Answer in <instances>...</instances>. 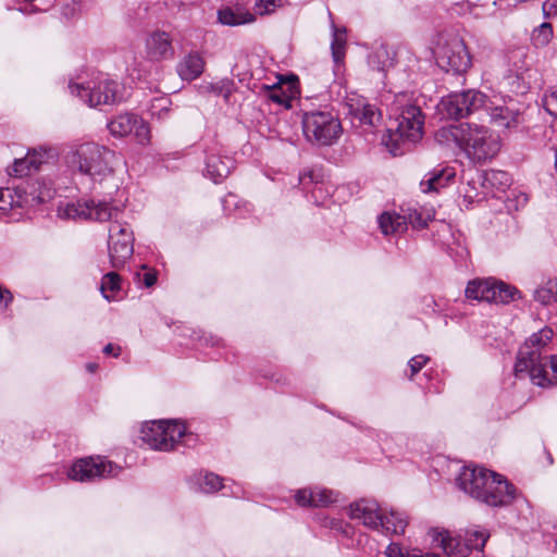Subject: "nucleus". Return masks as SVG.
I'll return each mask as SVG.
<instances>
[{"label":"nucleus","instance_id":"nucleus-14","mask_svg":"<svg viewBox=\"0 0 557 557\" xmlns=\"http://www.w3.org/2000/svg\"><path fill=\"white\" fill-rule=\"evenodd\" d=\"M71 94L79 97L84 102L90 107H97L99 104H113L123 99L122 88L115 81L103 79L98 86H87L79 84H71Z\"/></svg>","mask_w":557,"mask_h":557},{"label":"nucleus","instance_id":"nucleus-15","mask_svg":"<svg viewBox=\"0 0 557 557\" xmlns=\"http://www.w3.org/2000/svg\"><path fill=\"white\" fill-rule=\"evenodd\" d=\"M432 542L434 547L441 548L447 557H468L469 549L463 545L462 534L453 535L446 530H432Z\"/></svg>","mask_w":557,"mask_h":557},{"label":"nucleus","instance_id":"nucleus-22","mask_svg":"<svg viewBox=\"0 0 557 557\" xmlns=\"http://www.w3.org/2000/svg\"><path fill=\"white\" fill-rule=\"evenodd\" d=\"M205 61L198 53H189L177 64V73L184 81H193L201 75Z\"/></svg>","mask_w":557,"mask_h":557},{"label":"nucleus","instance_id":"nucleus-48","mask_svg":"<svg viewBox=\"0 0 557 557\" xmlns=\"http://www.w3.org/2000/svg\"><path fill=\"white\" fill-rule=\"evenodd\" d=\"M498 176H500V178H506V182L508 181V177H507L506 173H504V172H494V171L487 174V180L488 181L498 180Z\"/></svg>","mask_w":557,"mask_h":557},{"label":"nucleus","instance_id":"nucleus-20","mask_svg":"<svg viewBox=\"0 0 557 557\" xmlns=\"http://www.w3.org/2000/svg\"><path fill=\"white\" fill-rule=\"evenodd\" d=\"M455 176L456 172L453 168L446 166L434 170L423 177L420 186L424 193L438 191L441 188L446 187Z\"/></svg>","mask_w":557,"mask_h":557},{"label":"nucleus","instance_id":"nucleus-49","mask_svg":"<svg viewBox=\"0 0 557 557\" xmlns=\"http://www.w3.org/2000/svg\"><path fill=\"white\" fill-rule=\"evenodd\" d=\"M10 202L4 198L3 191L0 189V211H5Z\"/></svg>","mask_w":557,"mask_h":557},{"label":"nucleus","instance_id":"nucleus-8","mask_svg":"<svg viewBox=\"0 0 557 557\" xmlns=\"http://www.w3.org/2000/svg\"><path fill=\"white\" fill-rule=\"evenodd\" d=\"M349 517L354 520H359L362 524L372 530H380L388 534H403L407 527V521L398 517L397 523L389 527L391 520L380 511L376 502L360 499L349 506Z\"/></svg>","mask_w":557,"mask_h":557},{"label":"nucleus","instance_id":"nucleus-44","mask_svg":"<svg viewBox=\"0 0 557 557\" xmlns=\"http://www.w3.org/2000/svg\"><path fill=\"white\" fill-rule=\"evenodd\" d=\"M543 14L549 18L557 15V0H546L542 5Z\"/></svg>","mask_w":557,"mask_h":557},{"label":"nucleus","instance_id":"nucleus-2","mask_svg":"<svg viewBox=\"0 0 557 557\" xmlns=\"http://www.w3.org/2000/svg\"><path fill=\"white\" fill-rule=\"evenodd\" d=\"M456 483L466 494L491 507L508 506L517 495L516 487L500 474L480 467H462Z\"/></svg>","mask_w":557,"mask_h":557},{"label":"nucleus","instance_id":"nucleus-50","mask_svg":"<svg viewBox=\"0 0 557 557\" xmlns=\"http://www.w3.org/2000/svg\"><path fill=\"white\" fill-rule=\"evenodd\" d=\"M98 363H95V362H89L86 364V370L90 373H95L98 369Z\"/></svg>","mask_w":557,"mask_h":557},{"label":"nucleus","instance_id":"nucleus-38","mask_svg":"<svg viewBox=\"0 0 557 557\" xmlns=\"http://www.w3.org/2000/svg\"><path fill=\"white\" fill-rule=\"evenodd\" d=\"M432 220L430 213L424 214L421 211L413 210L408 214L407 222L414 228H424L428 226L429 221Z\"/></svg>","mask_w":557,"mask_h":557},{"label":"nucleus","instance_id":"nucleus-10","mask_svg":"<svg viewBox=\"0 0 557 557\" xmlns=\"http://www.w3.org/2000/svg\"><path fill=\"white\" fill-rule=\"evenodd\" d=\"M186 428L177 421H152L145 423L140 430L141 440L150 448L169 451L185 435Z\"/></svg>","mask_w":557,"mask_h":557},{"label":"nucleus","instance_id":"nucleus-21","mask_svg":"<svg viewBox=\"0 0 557 557\" xmlns=\"http://www.w3.org/2000/svg\"><path fill=\"white\" fill-rule=\"evenodd\" d=\"M379 226L385 235H400L407 231V218L398 213L383 212L379 216Z\"/></svg>","mask_w":557,"mask_h":557},{"label":"nucleus","instance_id":"nucleus-53","mask_svg":"<svg viewBox=\"0 0 557 557\" xmlns=\"http://www.w3.org/2000/svg\"><path fill=\"white\" fill-rule=\"evenodd\" d=\"M555 169L557 171V147H556V150H555Z\"/></svg>","mask_w":557,"mask_h":557},{"label":"nucleus","instance_id":"nucleus-11","mask_svg":"<svg viewBox=\"0 0 557 557\" xmlns=\"http://www.w3.org/2000/svg\"><path fill=\"white\" fill-rule=\"evenodd\" d=\"M466 297L493 304H509L521 298V293L515 286L494 278H475L468 283Z\"/></svg>","mask_w":557,"mask_h":557},{"label":"nucleus","instance_id":"nucleus-42","mask_svg":"<svg viewBox=\"0 0 557 557\" xmlns=\"http://www.w3.org/2000/svg\"><path fill=\"white\" fill-rule=\"evenodd\" d=\"M544 106L549 114L557 116V90L545 97Z\"/></svg>","mask_w":557,"mask_h":557},{"label":"nucleus","instance_id":"nucleus-28","mask_svg":"<svg viewBox=\"0 0 557 557\" xmlns=\"http://www.w3.org/2000/svg\"><path fill=\"white\" fill-rule=\"evenodd\" d=\"M333 29V39L331 42V50L333 59L336 63H339L345 57V47H346V29L338 28L334 23H332Z\"/></svg>","mask_w":557,"mask_h":557},{"label":"nucleus","instance_id":"nucleus-47","mask_svg":"<svg viewBox=\"0 0 557 557\" xmlns=\"http://www.w3.org/2000/svg\"><path fill=\"white\" fill-rule=\"evenodd\" d=\"M385 516L388 517L391 520L389 527H394V524L397 523L398 517H401L407 521V519L404 515L395 512V511H391L389 515H385Z\"/></svg>","mask_w":557,"mask_h":557},{"label":"nucleus","instance_id":"nucleus-37","mask_svg":"<svg viewBox=\"0 0 557 557\" xmlns=\"http://www.w3.org/2000/svg\"><path fill=\"white\" fill-rule=\"evenodd\" d=\"M282 5V0H256L255 9L260 15L271 14Z\"/></svg>","mask_w":557,"mask_h":557},{"label":"nucleus","instance_id":"nucleus-4","mask_svg":"<svg viewBox=\"0 0 557 557\" xmlns=\"http://www.w3.org/2000/svg\"><path fill=\"white\" fill-rule=\"evenodd\" d=\"M406 95H400L394 102V110L397 113V126L395 131H388V140L386 146L393 145L392 152L396 154V149L400 144H413L423 136L424 115L421 109L412 103H405Z\"/></svg>","mask_w":557,"mask_h":557},{"label":"nucleus","instance_id":"nucleus-5","mask_svg":"<svg viewBox=\"0 0 557 557\" xmlns=\"http://www.w3.org/2000/svg\"><path fill=\"white\" fill-rule=\"evenodd\" d=\"M115 153L95 143L81 145L70 157V163L81 173L101 182L113 173Z\"/></svg>","mask_w":557,"mask_h":557},{"label":"nucleus","instance_id":"nucleus-26","mask_svg":"<svg viewBox=\"0 0 557 557\" xmlns=\"http://www.w3.org/2000/svg\"><path fill=\"white\" fill-rule=\"evenodd\" d=\"M99 289L107 300H113L115 295L121 290L120 275L115 272H109L103 275Z\"/></svg>","mask_w":557,"mask_h":557},{"label":"nucleus","instance_id":"nucleus-40","mask_svg":"<svg viewBox=\"0 0 557 557\" xmlns=\"http://www.w3.org/2000/svg\"><path fill=\"white\" fill-rule=\"evenodd\" d=\"M429 360H430L429 357H426L424 355H418V356L412 357L408 361V366L410 368L409 379L412 380L413 376L426 364V362Z\"/></svg>","mask_w":557,"mask_h":557},{"label":"nucleus","instance_id":"nucleus-35","mask_svg":"<svg viewBox=\"0 0 557 557\" xmlns=\"http://www.w3.org/2000/svg\"><path fill=\"white\" fill-rule=\"evenodd\" d=\"M222 487L221 478L214 473H206L199 479V488L203 493H213Z\"/></svg>","mask_w":557,"mask_h":557},{"label":"nucleus","instance_id":"nucleus-29","mask_svg":"<svg viewBox=\"0 0 557 557\" xmlns=\"http://www.w3.org/2000/svg\"><path fill=\"white\" fill-rule=\"evenodd\" d=\"M369 64L372 69L383 72L393 65L392 53L386 47L381 46L370 54Z\"/></svg>","mask_w":557,"mask_h":557},{"label":"nucleus","instance_id":"nucleus-36","mask_svg":"<svg viewBox=\"0 0 557 557\" xmlns=\"http://www.w3.org/2000/svg\"><path fill=\"white\" fill-rule=\"evenodd\" d=\"M46 162V153L36 150L28 152L25 158L16 159V166L27 163L33 166L34 171L39 170L40 165Z\"/></svg>","mask_w":557,"mask_h":557},{"label":"nucleus","instance_id":"nucleus-6","mask_svg":"<svg viewBox=\"0 0 557 557\" xmlns=\"http://www.w3.org/2000/svg\"><path fill=\"white\" fill-rule=\"evenodd\" d=\"M459 147L473 162L493 159L500 150V138L484 125L461 123Z\"/></svg>","mask_w":557,"mask_h":557},{"label":"nucleus","instance_id":"nucleus-7","mask_svg":"<svg viewBox=\"0 0 557 557\" xmlns=\"http://www.w3.org/2000/svg\"><path fill=\"white\" fill-rule=\"evenodd\" d=\"M302 128L308 141L320 146L332 145L342 133L338 119L329 111L306 112Z\"/></svg>","mask_w":557,"mask_h":557},{"label":"nucleus","instance_id":"nucleus-30","mask_svg":"<svg viewBox=\"0 0 557 557\" xmlns=\"http://www.w3.org/2000/svg\"><path fill=\"white\" fill-rule=\"evenodd\" d=\"M288 90H284L283 86L280 85L278 87L273 86L271 88L268 87V97L270 100H272L275 103L289 107L290 106V99L294 96L293 88L295 87V81L287 83Z\"/></svg>","mask_w":557,"mask_h":557},{"label":"nucleus","instance_id":"nucleus-12","mask_svg":"<svg viewBox=\"0 0 557 557\" xmlns=\"http://www.w3.org/2000/svg\"><path fill=\"white\" fill-rule=\"evenodd\" d=\"M485 101L484 94L469 89L443 98L438 109L447 117L459 120L481 110L485 106Z\"/></svg>","mask_w":557,"mask_h":557},{"label":"nucleus","instance_id":"nucleus-41","mask_svg":"<svg viewBox=\"0 0 557 557\" xmlns=\"http://www.w3.org/2000/svg\"><path fill=\"white\" fill-rule=\"evenodd\" d=\"M143 270H145L144 273L136 274L138 283L147 288L152 287L157 282V273L148 270L146 265H143Z\"/></svg>","mask_w":557,"mask_h":557},{"label":"nucleus","instance_id":"nucleus-3","mask_svg":"<svg viewBox=\"0 0 557 557\" xmlns=\"http://www.w3.org/2000/svg\"><path fill=\"white\" fill-rule=\"evenodd\" d=\"M553 337V331L544 327L533 333L520 347L515 363V373L517 376L523 374L529 376L533 384L541 387L553 386L557 384V355L552 356L549 361L542 357V348Z\"/></svg>","mask_w":557,"mask_h":557},{"label":"nucleus","instance_id":"nucleus-17","mask_svg":"<svg viewBox=\"0 0 557 557\" xmlns=\"http://www.w3.org/2000/svg\"><path fill=\"white\" fill-rule=\"evenodd\" d=\"M299 506L326 507L336 502V495L326 488H302L295 495Z\"/></svg>","mask_w":557,"mask_h":557},{"label":"nucleus","instance_id":"nucleus-19","mask_svg":"<svg viewBox=\"0 0 557 557\" xmlns=\"http://www.w3.org/2000/svg\"><path fill=\"white\" fill-rule=\"evenodd\" d=\"M234 168V160L219 153H210L206 160V175L218 183L228 176Z\"/></svg>","mask_w":557,"mask_h":557},{"label":"nucleus","instance_id":"nucleus-24","mask_svg":"<svg viewBox=\"0 0 557 557\" xmlns=\"http://www.w3.org/2000/svg\"><path fill=\"white\" fill-rule=\"evenodd\" d=\"M462 534V542L463 545H467V548L469 549V554L472 550H476L479 553L483 552V548L486 544V541L490 537V533L484 529H467L463 531Z\"/></svg>","mask_w":557,"mask_h":557},{"label":"nucleus","instance_id":"nucleus-33","mask_svg":"<svg viewBox=\"0 0 557 557\" xmlns=\"http://www.w3.org/2000/svg\"><path fill=\"white\" fill-rule=\"evenodd\" d=\"M462 136L461 133V123L458 125H451L449 127H442L435 134V139L438 143H448L454 141L458 146L460 145V138Z\"/></svg>","mask_w":557,"mask_h":557},{"label":"nucleus","instance_id":"nucleus-13","mask_svg":"<svg viewBox=\"0 0 557 557\" xmlns=\"http://www.w3.org/2000/svg\"><path fill=\"white\" fill-rule=\"evenodd\" d=\"M122 468L102 457H87L75 461L67 472L71 480L91 482L97 479L116 476Z\"/></svg>","mask_w":557,"mask_h":557},{"label":"nucleus","instance_id":"nucleus-45","mask_svg":"<svg viewBox=\"0 0 557 557\" xmlns=\"http://www.w3.org/2000/svg\"><path fill=\"white\" fill-rule=\"evenodd\" d=\"M13 299V296L11 292L7 288H3L0 286V302H4V308L7 309V306L9 302H11Z\"/></svg>","mask_w":557,"mask_h":557},{"label":"nucleus","instance_id":"nucleus-16","mask_svg":"<svg viewBox=\"0 0 557 557\" xmlns=\"http://www.w3.org/2000/svg\"><path fill=\"white\" fill-rule=\"evenodd\" d=\"M146 55L151 61L171 59L174 55L172 39L165 32L156 30L146 38Z\"/></svg>","mask_w":557,"mask_h":557},{"label":"nucleus","instance_id":"nucleus-32","mask_svg":"<svg viewBox=\"0 0 557 557\" xmlns=\"http://www.w3.org/2000/svg\"><path fill=\"white\" fill-rule=\"evenodd\" d=\"M385 555L387 557H441L437 553L421 554L419 550H404L403 547L397 543H391L386 549Z\"/></svg>","mask_w":557,"mask_h":557},{"label":"nucleus","instance_id":"nucleus-52","mask_svg":"<svg viewBox=\"0 0 557 557\" xmlns=\"http://www.w3.org/2000/svg\"><path fill=\"white\" fill-rule=\"evenodd\" d=\"M46 198H47V197H46L45 195H42V194H40V195H38V196H36V197H33V199H37V200H38V202H45V201H46Z\"/></svg>","mask_w":557,"mask_h":557},{"label":"nucleus","instance_id":"nucleus-43","mask_svg":"<svg viewBox=\"0 0 557 557\" xmlns=\"http://www.w3.org/2000/svg\"><path fill=\"white\" fill-rule=\"evenodd\" d=\"M33 170V166L32 165H28L27 163H23L21 164L18 168L16 166V160L14 161V164L12 166V170L9 172L10 175H14V176H18V177H22V176H26V175H29L32 173Z\"/></svg>","mask_w":557,"mask_h":557},{"label":"nucleus","instance_id":"nucleus-27","mask_svg":"<svg viewBox=\"0 0 557 557\" xmlns=\"http://www.w3.org/2000/svg\"><path fill=\"white\" fill-rule=\"evenodd\" d=\"M355 116L360 121L361 125L374 127L381 121V113L372 104L364 103L354 109Z\"/></svg>","mask_w":557,"mask_h":557},{"label":"nucleus","instance_id":"nucleus-46","mask_svg":"<svg viewBox=\"0 0 557 557\" xmlns=\"http://www.w3.org/2000/svg\"><path fill=\"white\" fill-rule=\"evenodd\" d=\"M103 352L106 355L113 354L114 357H119L120 356V347L114 348V346L112 344H108L104 346Z\"/></svg>","mask_w":557,"mask_h":557},{"label":"nucleus","instance_id":"nucleus-39","mask_svg":"<svg viewBox=\"0 0 557 557\" xmlns=\"http://www.w3.org/2000/svg\"><path fill=\"white\" fill-rule=\"evenodd\" d=\"M132 134H134V136L140 145H146L149 143L150 131L148 125L144 122L141 117H139V122L136 123V127H134Z\"/></svg>","mask_w":557,"mask_h":557},{"label":"nucleus","instance_id":"nucleus-25","mask_svg":"<svg viewBox=\"0 0 557 557\" xmlns=\"http://www.w3.org/2000/svg\"><path fill=\"white\" fill-rule=\"evenodd\" d=\"M533 299L543 306L557 304V280L549 278L533 292Z\"/></svg>","mask_w":557,"mask_h":557},{"label":"nucleus","instance_id":"nucleus-18","mask_svg":"<svg viewBox=\"0 0 557 557\" xmlns=\"http://www.w3.org/2000/svg\"><path fill=\"white\" fill-rule=\"evenodd\" d=\"M218 20L223 25L239 26L253 23L256 17L248 9L236 4L220 9L218 11Z\"/></svg>","mask_w":557,"mask_h":557},{"label":"nucleus","instance_id":"nucleus-34","mask_svg":"<svg viewBox=\"0 0 557 557\" xmlns=\"http://www.w3.org/2000/svg\"><path fill=\"white\" fill-rule=\"evenodd\" d=\"M553 37V28L549 23H543L532 33V40L535 46H546Z\"/></svg>","mask_w":557,"mask_h":557},{"label":"nucleus","instance_id":"nucleus-23","mask_svg":"<svg viewBox=\"0 0 557 557\" xmlns=\"http://www.w3.org/2000/svg\"><path fill=\"white\" fill-rule=\"evenodd\" d=\"M139 116L125 113L116 116L108 124V128L113 136L124 137L133 133Z\"/></svg>","mask_w":557,"mask_h":557},{"label":"nucleus","instance_id":"nucleus-51","mask_svg":"<svg viewBox=\"0 0 557 557\" xmlns=\"http://www.w3.org/2000/svg\"><path fill=\"white\" fill-rule=\"evenodd\" d=\"M307 176L310 178V181H312V180H313V174H312V172H309V173H305L302 176H300V182H304V181L306 180V177H307Z\"/></svg>","mask_w":557,"mask_h":557},{"label":"nucleus","instance_id":"nucleus-9","mask_svg":"<svg viewBox=\"0 0 557 557\" xmlns=\"http://www.w3.org/2000/svg\"><path fill=\"white\" fill-rule=\"evenodd\" d=\"M434 54L437 65L445 72L462 74L471 66L468 48L457 35L441 39Z\"/></svg>","mask_w":557,"mask_h":557},{"label":"nucleus","instance_id":"nucleus-31","mask_svg":"<svg viewBox=\"0 0 557 557\" xmlns=\"http://www.w3.org/2000/svg\"><path fill=\"white\" fill-rule=\"evenodd\" d=\"M491 117L498 126L509 128L517 125L519 115L511 112L508 108H495L491 113Z\"/></svg>","mask_w":557,"mask_h":557},{"label":"nucleus","instance_id":"nucleus-1","mask_svg":"<svg viewBox=\"0 0 557 557\" xmlns=\"http://www.w3.org/2000/svg\"><path fill=\"white\" fill-rule=\"evenodd\" d=\"M122 209L102 200H78L58 207V216L63 220L111 222L109 227V258L115 269L122 268L134 251L133 232L120 216Z\"/></svg>","mask_w":557,"mask_h":557}]
</instances>
